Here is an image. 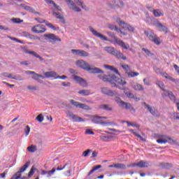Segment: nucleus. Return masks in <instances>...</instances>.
Masks as SVG:
<instances>
[{
  "mask_svg": "<svg viewBox=\"0 0 179 179\" xmlns=\"http://www.w3.org/2000/svg\"><path fill=\"white\" fill-rule=\"evenodd\" d=\"M20 6H22V8H24V9L25 10H30V6H24V4H20Z\"/></svg>",
  "mask_w": 179,
  "mask_h": 179,
  "instance_id": "nucleus-63",
  "label": "nucleus"
},
{
  "mask_svg": "<svg viewBox=\"0 0 179 179\" xmlns=\"http://www.w3.org/2000/svg\"><path fill=\"white\" fill-rule=\"evenodd\" d=\"M11 20L13 23H23V20L20 18H13Z\"/></svg>",
  "mask_w": 179,
  "mask_h": 179,
  "instance_id": "nucleus-46",
  "label": "nucleus"
},
{
  "mask_svg": "<svg viewBox=\"0 0 179 179\" xmlns=\"http://www.w3.org/2000/svg\"><path fill=\"white\" fill-rule=\"evenodd\" d=\"M115 169L125 170L127 169V166H125L124 164H115Z\"/></svg>",
  "mask_w": 179,
  "mask_h": 179,
  "instance_id": "nucleus-39",
  "label": "nucleus"
},
{
  "mask_svg": "<svg viewBox=\"0 0 179 179\" xmlns=\"http://www.w3.org/2000/svg\"><path fill=\"white\" fill-rule=\"evenodd\" d=\"M156 85H157L159 86V87H160V89H162V92H164L162 94L163 99H166V97H167V96H168V97H169V93H173V92L169 91V90H166V89H164V83L163 82L157 80Z\"/></svg>",
  "mask_w": 179,
  "mask_h": 179,
  "instance_id": "nucleus-11",
  "label": "nucleus"
},
{
  "mask_svg": "<svg viewBox=\"0 0 179 179\" xmlns=\"http://www.w3.org/2000/svg\"><path fill=\"white\" fill-rule=\"evenodd\" d=\"M55 168H53L51 171H47L46 172V176L47 177H51V176H52V174H54V173H55Z\"/></svg>",
  "mask_w": 179,
  "mask_h": 179,
  "instance_id": "nucleus-44",
  "label": "nucleus"
},
{
  "mask_svg": "<svg viewBox=\"0 0 179 179\" xmlns=\"http://www.w3.org/2000/svg\"><path fill=\"white\" fill-rule=\"evenodd\" d=\"M35 20H36V22H38V23H45L46 24V22H48L47 20L41 18V17H36Z\"/></svg>",
  "mask_w": 179,
  "mask_h": 179,
  "instance_id": "nucleus-45",
  "label": "nucleus"
},
{
  "mask_svg": "<svg viewBox=\"0 0 179 179\" xmlns=\"http://www.w3.org/2000/svg\"><path fill=\"white\" fill-rule=\"evenodd\" d=\"M145 108H146L152 115H154L155 117L157 116V110H156V108L151 107L150 106L148 105L146 103L144 102Z\"/></svg>",
  "mask_w": 179,
  "mask_h": 179,
  "instance_id": "nucleus-21",
  "label": "nucleus"
},
{
  "mask_svg": "<svg viewBox=\"0 0 179 179\" xmlns=\"http://www.w3.org/2000/svg\"><path fill=\"white\" fill-rule=\"evenodd\" d=\"M101 92L103 94H106V96H110V97H113V96H115V94H117V92L110 90V89L106 87L101 88Z\"/></svg>",
  "mask_w": 179,
  "mask_h": 179,
  "instance_id": "nucleus-18",
  "label": "nucleus"
},
{
  "mask_svg": "<svg viewBox=\"0 0 179 179\" xmlns=\"http://www.w3.org/2000/svg\"><path fill=\"white\" fill-rule=\"evenodd\" d=\"M13 78L15 80H19V81L24 80V78L22 77L21 75L14 76Z\"/></svg>",
  "mask_w": 179,
  "mask_h": 179,
  "instance_id": "nucleus-42",
  "label": "nucleus"
},
{
  "mask_svg": "<svg viewBox=\"0 0 179 179\" xmlns=\"http://www.w3.org/2000/svg\"><path fill=\"white\" fill-rule=\"evenodd\" d=\"M70 103L75 106V107H78V108H83V110H90V108H89V106L85 105L84 103H80L73 99L70 100Z\"/></svg>",
  "mask_w": 179,
  "mask_h": 179,
  "instance_id": "nucleus-17",
  "label": "nucleus"
},
{
  "mask_svg": "<svg viewBox=\"0 0 179 179\" xmlns=\"http://www.w3.org/2000/svg\"><path fill=\"white\" fill-rule=\"evenodd\" d=\"M66 115L67 118H69V120H71L74 122H83L85 121L82 117L73 114L71 111H66Z\"/></svg>",
  "mask_w": 179,
  "mask_h": 179,
  "instance_id": "nucleus-10",
  "label": "nucleus"
},
{
  "mask_svg": "<svg viewBox=\"0 0 179 179\" xmlns=\"http://www.w3.org/2000/svg\"><path fill=\"white\" fill-rule=\"evenodd\" d=\"M76 65H77L78 68L84 69V71H87L88 72L91 71V73H104L103 70L97 67L91 66L89 63L83 59L77 61Z\"/></svg>",
  "mask_w": 179,
  "mask_h": 179,
  "instance_id": "nucleus-3",
  "label": "nucleus"
},
{
  "mask_svg": "<svg viewBox=\"0 0 179 179\" xmlns=\"http://www.w3.org/2000/svg\"><path fill=\"white\" fill-rule=\"evenodd\" d=\"M166 79H168L169 80H171V82H176L177 80H176L174 78L170 76V75L168 74Z\"/></svg>",
  "mask_w": 179,
  "mask_h": 179,
  "instance_id": "nucleus-59",
  "label": "nucleus"
},
{
  "mask_svg": "<svg viewBox=\"0 0 179 179\" xmlns=\"http://www.w3.org/2000/svg\"><path fill=\"white\" fill-rule=\"evenodd\" d=\"M29 134H30V127L27 126L25 129V136H28Z\"/></svg>",
  "mask_w": 179,
  "mask_h": 179,
  "instance_id": "nucleus-55",
  "label": "nucleus"
},
{
  "mask_svg": "<svg viewBox=\"0 0 179 179\" xmlns=\"http://www.w3.org/2000/svg\"><path fill=\"white\" fill-rule=\"evenodd\" d=\"M173 68L176 71L178 75L179 76V67L177 66V64H174Z\"/></svg>",
  "mask_w": 179,
  "mask_h": 179,
  "instance_id": "nucleus-64",
  "label": "nucleus"
},
{
  "mask_svg": "<svg viewBox=\"0 0 179 179\" xmlns=\"http://www.w3.org/2000/svg\"><path fill=\"white\" fill-rule=\"evenodd\" d=\"M129 131L131 132V134H134V135L135 136H136L137 138H139V139L141 141H145V138H143V137H142L141 135H139L138 133H136V130H134V129H129Z\"/></svg>",
  "mask_w": 179,
  "mask_h": 179,
  "instance_id": "nucleus-35",
  "label": "nucleus"
},
{
  "mask_svg": "<svg viewBox=\"0 0 179 179\" xmlns=\"http://www.w3.org/2000/svg\"><path fill=\"white\" fill-rule=\"evenodd\" d=\"M45 26L52 29V30H59V27L57 26H54L52 24L50 23L48 21L46 22Z\"/></svg>",
  "mask_w": 179,
  "mask_h": 179,
  "instance_id": "nucleus-37",
  "label": "nucleus"
},
{
  "mask_svg": "<svg viewBox=\"0 0 179 179\" xmlns=\"http://www.w3.org/2000/svg\"><path fill=\"white\" fill-rule=\"evenodd\" d=\"M126 96L127 97H128V99H135V96L134 95L133 93H126Z\"/></svg>",
  "mask_w": 179,
  "mask_h": 179,
  "instance_id": "nucleus-52",
  "label": "nucleus"
},
{
  "mask_svg": "<svg viewBox=\"0 0 179 179\" xmlns=\"http://www.w3.org/2000/svg\"><path fill=\"white\" fill-rule=\"evenodd\" d=\"M24 51L25 54H31V55H34V57H36V58H38V59H40V61H44V59H43V57H41L40 55H38L37 53H36V52L29 51L27 49H25Z\"/></svg>",
  "mask_w": 179,
  "mask_h": 179,
  "instance_id": "nucleus-27",
  "label": "nucleus"
},
{
  "mask_svg": "<svg viewBox=\"0 0 179 179\" xmlns=\"http://www.w3.org/2000/svg\"><path fill=\"white\" fill-rule=\"evenodd\" d=\"M71 52L73 55H77L78 57H86L90 56V54H89V52L83 50L72 49Z\"/></svg>",
  "mask_w": 179,
  "mask_h": 179,
  "instance_id": "nucleus-13",
  "label": "nucleus"
},
{
  "mask_svg": "<svg viewBox=\"0 0 179 179\" xmlns=\"http://www.w3.org/2000/svg\"><path fill=\"white\" fill-rule=\"evenodd\" d=\"M36 120L38 122H43L44 121V117H43L42 114H40L36 117Z\"/></svg>",
  "mask_w": 179,
  "mask_h": 179,
  "instance_id": "nucleus-47",
  "label": "nucleus"
},
{
  "mask_svg": "<svg viewBox=\"0 0 179 179\" xmlns=\"http://www.w3.org/2000/svg\"><path fill=\"white\" fill-rule=\"evenodd\" d=\"M32 79H34V80H38V74L34 72V73H32Z\"/></svg>",
  "mask_w": 179,
  "mask_h": 179,
  "instance_id": "nucleus-60",
  "label": "nucleus"
},
{
  "mask_svg": "<svg viewBox=\"0 0 179 179\" xmlns=\"http://www.w3.org/2000/svg\"><path fill=\"white\" fill-rule=\"evenodd\" d=\"M130 86H131L132 89L134 90H136V92H143V90H145V87L143 85L138 83H130Z\"/></svg>",
  "mask_w": 179,
  "mask_h": 179,
  "instance_id": "nucleus-20",
  "label": "nucleus"
},
{
  "mask_svg": "<svg viewBox=\"0 0 179 179\" xmlns=\"http://www.w3.org/2000/svg\"><path fill=\"white\" fill-rule=\"evenodd\" d=\"M101 139H102V141H107L108 139H111V137L108 136H103L101 137Z\"/></svg>",
  "mask_w": 179,
  "mask_h": 179,
  "instance_id": "nucleus-57",
  "label": "nucleus"
},
{
  "mask_svg": "<svg viewBox=\"0 0 179 179\" xmlns=\"http://www.w3.org/2000/svg\"><path fill=\"white\" fill-rule=\"evenodd\" d=\"M99 79L103 80V82H110L112 85V87H117L120 89V90H125V87H123L121 88L120 86H124L127 85V81H125V78L119 76L117 77L115 76L111 75H98Z\"/></svg>",
  "mask_w": 179,
  "mask_h": 179,
  "instance_id": "nucleus-1",
  "label": "nucleus"
},
{
  "mask_svg": "<svg viewBox=\"0 0 179 179\" xmlns=\"http://www.w3.org/2000/svg\"><path fill=\"white\" fill-rule=\"evenodd\" d=\"M45 40L49 41V43H52V44L55 43V41H61V38L56 36L54 34H47L44 35Z\"/></svg>",
  "mask_w": 179,
  "mask_h": 179,
  "instance_id": "nucleus-12",
  "label": "nucleus"
},
{
  "mask_svg": "<svg viewBox=\"0 0 179 179\" xmlns=\"http://www.w3.org/2000/svg\"><path fill=\"white\" fill-rule=\"evenodd\" d=\"M159 29L160 30V31H164V33H168V29H167V27H166V26L163 25L162 24V26H159Z\"/></svg>",
  "mask_w": 179,
  "mask_h": 179,
  "instance_id": "nucleus-43",
  "label": "nucleus"
},
{
  "mask_svg": "<svg viewBox=\"0 0 179 179\" xmlns=\"http://www.w3.org/2000/svg\"><path fill=\"white\" fill-rule=\"evenodd\" d=\"M127 75L129 78H135L139 76V73L135 71H127Z\"/></svg>",
  "mask_w": 179,
  "mask_h": 179,
  "instance_id": "nucleus-33",
  "label": "nucleus"
},
{
  "mask_svg": "<svg viewBox=\"0 0 179 179\" xmlns=\"http://www.w3.org/2000/svg\"><path fill=\"white\" fill-rule=\"evenodd\" d=\"M142 51H143L144 52H145L146 55H152V53H150V51L145 48H142Z\"/></svg>",
  "mask_w": 179,
  "mask_h": 179,
  "instance_id": "nucleus-53",
  "label": "nucleus"
},
{
  "mask_svg": "<svg viewBox=\"0 0 179 179\" xmlns=\"http://www.w3.org/2000/svg\"><path fill=\"white\" fill-rule=\"evenodd\" d=\"M22 174L20 172H17L15 174H14L10 179H24L23 178H20Z\"/></svg>",
  "mask_w": 179,
  "mask_h": 179,
  "instance_id": "nucleus-41",
  "label": "nucleus"
},
{
  "mask_svg": "<svg viewBox=\"0 0 179 179\" xmlns=\"http://www.w3.org/2000/svg\"><path fill=\"white\" fill-rule=\"evenodd\" d=\"M22 34L24 37H27V38H30V37H31V35L29 34V33L27 31L22 32Z\"/></svg>",
  "mask_w": 179,
  "mask_h": 179,
  "instance_id": "nucleus-56",
  "label": "nucleus"
},
{
  "mask_svg": "<svg viewBox=\"0 0 179 179\" xmlns=\"http://www.w3.org/2000/svg\"><path fill=\"white\" fill-rule=\"evenodd\" d=\"M99 169H101V165H97L94 166L88 173V176L93 174L96 170H99Z\"/></svg>",
  "mask_w": 179,
  "mask_h": 179,
  "instance_id": "nucleus-40",
  "label": "nucleus"
},
{
  "mask_svg": "<svg viewBox=\"0 0 179 179\" xmlns=\"http://www.w3.org/2000/svg\"><path fill=\"white\" fill-rule=\"evenodd\" d=\"M89 153H92V150H86V151H84L83 153V156L84 157H87V155H89Z\"/></svg>",
  "mask_w": 179,
  "mask_h": 179,
  "instance_id": "nucleus-54",
  "label": "nucleus"
},
{
  "mask_svg": "<svg viewBox=\"0 0 179 179\" xmlns=\"http://www.w3.org/2000/svg\"><path fill=\"white\" fill-rule=\"evenodd\" d=\"M28 12H31V13H34V15H40V13L36 12L35 9H34L33 8H29V10Z\"/></svg>",
  "mask_w": 179,
  "mask_h": 179,
  "instance_id": "nucleus-51",
  "label": "nucleus"
},
{
  "mask_svg": "<svg viewBox=\"0 0 179 179\" xmlns=\"http://www.w3.org/2000/svg\"><path fill=\"white\" fill-rule=\"evenodd\" d=\"M27 89H28V90H37V87L28 85Z\"/></svg>",
  "mask_w": 179,
  "mask_h": 179,
  "instance_id": "nucleus-58",
  "label": "nucleus"
},
{
  "mask_svg": "<svg viewBox=\"0 0 179 179\" xmlns=\"http://www.w3.org/2000/svg\"><path fill=\"white\" fill-rule=\"evenodd\" d=\"M31 30L34 33H44L45 31V29L43 27V25L41 24L34 26L32 27Z\"/></svg>",
  "mask_w": 179,
  "mask_h": 179,
  "instance_id": "nucleus-23",
  "label": "nucleus"
},
{
  "mask_svg": "<svg viewBox=\"0 0 179 179\" xmlns=\"http://www.w3.org/2000/svg\"><path fill=\"white\" fill-rule=\"evenodd\" d=\"M28 152H30V153H34L37 150V146L34 145H31V146L27 147Z\"/></svg>",
  "mask_w": 179,
  "mask_h": 179,
  "instance_id": "nucleus-38",
  "label": "nucleus"
},
{
  "mask_svg": "<svg viewBox=\"0 0 179 179\" xmlns=\"http://www.w3.org/2000/svg\"><path fill=\"white\" fill-rule=\"evenodd\" d=\"M78 94H81V96H90V90H80V91H78Z\"/></svg>",
  "mask_w": 179,
  "mask_h": 179,
  "instance_id": "nucleus-31",
  "label": "nucleus"
},
{
  "mask_svg": "<svg viewBox=\"0 0 179 179\" xmlns=\"http://www.w3.org/2000/svg\"><path fill=\"white\" fill-rule=\"evenodd\" d=\"M85 134H87V135H94V132H93V131H92L91 129H87L85 131Z\"/></svg>",
  "mask_w": 179,
  "mask_h": 179,
  "instance_id": "nucleus-61",
  "label": "nucleus"
},
{
  "mask_svg": "<svg viewBox=\"0 0 179 179\" xmlns=\"http://www.w3.org/2000/svg\"><path fill=\"white\" fill-rule=\"evenodd\" d=\"M29 166H30V162H28L21 169H20L18 173L22 174V173H24V171H26V170H27Z\"/></svg>",
  "mask_w": 179,
  "mask_h": 179,
  "instance_id": "nucleus-34",
  "label": "nucleus"
},
{
  "mask_svg": "<svg viewBox=\"0 0 179 179\" xmlns=\"http://www.w3.org/2000/svg\"><path fill=\"white\" fill-rule=\"evenodd\" d=\"M128 167H140V169H143L145 167H149V162L146 161H140L138 163L128 165Z\"/></svg>",
  "mask_w": 179,
  "mask_h": 179,
  "instance_id": "nucleus-15",
  "label": "nucleus"
},
{
  "mask_svg": "<svg viewBox=\"0 0 179 179\" xmlns=\"http://www.w3.org/2000/svg\"><path fill=\"white\" fill-rule=\"evenodd\" d=\"M52 15L53 16H55L57 19H59L60 22H62L63 23L65 22V20L64 19V15H62L61 13L53 11Z\"/></svg>",
  "mask_w": 179,
  "mask_h": 179,
  "instance_id": "nucleus-29",
  "label": "nucleus"
},
{
  "mask_svg": "<svg viewBox=\"0 0 179 179\" xmlns=\"http://www.w3.org/2000/svg\"><path fill=\"white\" fill-rule=\"evenodd\" d=\"M126 124H127L128 127H135V128H137V129H139V128L141 127V126H139V124H138L135 122H126Z\"/></svg>",
  "mask_w": 179,
  "mask_h": 179,
  "instance_id": "nucleus-36",
  "label": "nucleus"
},
{
  "mask_svg": "<svg viewBox=\"0 0 179 179\" xmlns=\"http://www.w3.org/2000/svg\"><path fill=\"white\" fill-rule=\"evenodd\" d=\"M110 5L114 8H124V2L122 1V0H112Z\"/></svg>",
  "mask_w": 179,
  "mask_h": 179,
  "instance_id": "nucleus-22",
  "label": "nucleus"
},
{
  "mask_svg": "<svg viewBox=\"0 0 179 179\" xmlns=\"http://www.w3.org/2000/svg\"><path fill=\"white\" fill-rule=\"evenodd\" d=\"M45 78H54L55 79L58 76V73L54 71H47L43 73Z\"/></svg>",
  "mask_w": 179,
  "mask_h": 179,
  "instance_id": "nucleus-25",
  "label": "nucleus"
},
{
  "mask_svg": "<svg viewBox=\"0 0 179 179\" xmlns=\"http://www.w3.org/2000/svg\"><path fill=\"white\" fill-rule=\"evenodd\" d=\"M73 79L80 86H83V87H87V82L83 78L78 76H73Z\"/></svg>",
  "mask_w": 179,
  "mask_h": 179,
  "instance_id": "nucleus-16",
  "label": "nucleus"
},
{
  "mask_svg": "<svg viewBox=\"0 0 179 179\" xmlns=\"http://www.w3.org/2000/svg\"><path fill=\"white\" fill-rule=\"evenodd\" d=\"M34 170H36V168H34V166H33L30 171L29 172V174H28V177L30 178V177H31L33 176V174H34Z\"/></svg>",
  "mask_w": 179,
  "mask_h": 179,
  "instance_id": "nucleus-48",
  "label": "nucleus"
},
{
  "mask_svg": "<svg viewBox=\"0 0 179 179\" xmlns=\"http://www.w3.org/2000/svg\"><path fill=\"white\" fill-rule=\"evenodd\" d=\"M68 77L66 76H57L55 79H62L63 80L66 79Z\"/></svg>",
  "mask_w": 179,
  "mask_h": 179,
  "instance_id": "nucleus-62",
  "label": "nucleus"
},
{
  "mask_svg": "<svg viewBox=\"0 0 179 179\" xmlns=\"http://www.w3.org/2000/svg\"><path fill=\"white\" fill-rule=\"evenodd\" d=\"M108 29H110V30H115V31H117V33H120V34H122L123 36H127L128 34L126 31H122L120 29L117 27L115 24H107Z\"/></svg>",
  "mask_w": 179,
  "mask_h": 179,
  "instance_id": "nucleus-19",
  "label": "nucleus"
},
{
  "mask_svg": "<svg viewBox=\"0 0 179 179\" xmlns=\"http://www.w3.org/2000/svg\"><path fill=\"white\" fill-rule=\"evenodd\" d=\"M115 101H116L119 107H121V108H124L125 110H130V111H135V108L132 107V105H131V103L124 102L122 100H121V98H115Z\"/></svg>",
  "mask_w": 179,
  "mask_h": 179,
  "instance_id": "nucleus-8",
  "label": "nucleus"
},
{
  "mask_svg": "<svg viewBox=\"0 0 179 179\" xmlns=\"http://www.w3.org/2000/svg\"><path fill=\"white\" fill-rule=\"evenodd\" d=\"M144 34H145V36H147V37H148L150 41H152L153 43H155V44H157V45H160V43H162L160 41V38L157 37V36L155 34V32H153V31H152L151 29H148L147 31H145Z\"/></svg>",
  "mask_w": 179,
  "mask_h": 179,
  "instance_id": "nucleus-6",
  "label": "nucleus"
},
{
  "mask_svg": "<svg viewBox=\"0 0 179 179\" xmlns=\"http://www.w3.org/2000/svg\"><path fill=\"white\" fill-rule=\"evenodd\" d=\"M45 2H46V3H48V5H53L55 10H59V12H61V10H62V8H61V6L57 5L52 0H45Z\"/></svg>",
  "mask_w": 179,
  "mask_h": 179,
  "instance_id": "nucleus-26",
  "label": "nucleus"
},
{
  "mask_svg": "<svg viewBox=\"0 0 179 179\" xmlns=\"http://www.w3.org/2000/svg\"><path fill=\"white\" fill-rule=\"evenodd\" d=\"M101 110H106V111H112L113 108L110 105L101 104L99 106Z\"/></svg>",
  "mask_w": 179,
  "mask_h": 179,
  "instance_id": "nucleus-30",
  "label": "nucleus"
},
{
  "mask_svg": "<svg viewBox=\"0 0 179 179\" xmlns=\"http://www.w3.org/2000/svg\"><path fill=\"white\" fill-rule=\"evenodd\" d=\"M90 118L93 124H98L102 125V127H108V125H113V122L108 121H104L107 120V117H101L99 115H91Z\"/></svg>",
  "mask_w": 179,
  "mask_h": 179,
  "instance_id": "nucleus-4",
  "label": "nucleus"
},
{
  "mask_svg": "<svg viewBox=\"0 0 179 179\" xmlns=\"http://www.w3.org/2000/svg\"><path fill=\"white\" fill-rule=\"evenodd\" d=\"M117 23L119 24V26L121 27L122 29H124V30H128L131 33H134L135 31V27H134L132 25L126 23L125 22L121 20V19L117 18L116 20Z\"/></svg>",
  "mask_w": 179,
  "mask_h": 179,
  "instance_id": "nucleus-9",
  "label": "nucleus"
},
{
  "mask_svg": "<svg viewBox=\"0 0 179 179\" xmlns=\"http://www.w3.org/2000/svg\"><path fill=\"white\" fill-rule=\"evenodd\" d=\"M103 68H105V69H108L109 71H113V72H115V73H117V75H119L118 70L114 68V66L104 64Z\"/></svg>",
  "mask_w": 179,
  "mask_h": 179,
  "instance_id": "nucleus-32",
  "label": "nucleus"
},
{
  "mask_svg": "<svg viewBox=\"0 0 179 179\" xmlns=\"http://www.w3.org/2000/svg\"><path fill=\"white\" fill-rule=\"evenodd\" d=\"M104 50L106 51V52H108V54H110L111 55H114L116 57V58H118L119 59H123L125 61L127 59V57L124 56L121 52L115 50L113 47H105Z\"/></svg>",
  "mask_w": 179,
  "mask_h": 179,
  "instance_id": "nucleus-5",
  "label": "nucleus"
},
{
  "mask_svg": "<svg viewBox=\"0 0 179 179\" xmlns=\"http://www.w3.org/2000/svg\"><path fill=\"white\" fill-rule=\"evenodd\" d=\"M174 140L171 138V137L167 136V135H163V134H158L157 135V143H159L160 145H166V143H174Z\"/></svg>",
  "mask_w": 179,
  "mask_h": 179,
  "instance_id": "nucleus-7",
  "label": "nucleus"
},
{
  "mask_svg": "<svg viewBox=\"0 0 179 179\" xmlns=\"http://www.w3.org/2000/svg\"><path fill=\"white\" fill-rule=\"evenodd\" d=\"M65 2L67 3L69 9L73 10L74 12H81L82 10L80 8L78 7L75 3L72 1V0H65Z\"/></svg>",
  "mask_w": 179,
  "mask_h": 179,
  "instance_id": "nucleus-14",
  "label": "nucleus"
},
{
  "mask_svg": "<svg viewBox=\"0 0 179 179\" xmlns=\"http://www.w3.org/2000/svg\"><path fill=\"white\" fill-rule=\"evenodd\" d=\"M153 24L155 26H156L157 27H160V26H162V23L159 20H154Z\"/></svg>",
  "mask_w": 179,
  "mask_h": 179,
  "instance_id": "nucleus-50",
  "label": "nucleus"
},
{
  "mask_svg": "<svg viewBox=\"0 0 179 179\" xmlns=\"http://www.w3.org/2000/svg\"><path fill=\"white\" fill-rule=\"evenodd\" d=\"M90 31L94 36H95V37H98L103 41H110V43H112V44H114L115 45H120V47H122L123 50H128V48H129V45H127L125 43H124V41H121V39L114 35L112 36V40L110 41L107 39V38L104 35H102L101 34L97 32V31H96L92 27H90Z\"/></svg>",
  "mask_w": 179,
  "mask_h": 179,
  "instance_id": "nucleus-2",
  "label": "nucleus"
},
{
  "mask_svg": "<svg viewBox=\"0 0 179 179\" xmlns=\"http://www.w3.org/2000/svg\"><path fill=\"white\" fill-rule=\"evenodd\" d=\"M153 15L155 17H160V16H164V13L160 9H156L153 10Z\"/></svg>",
  "mask_w": 179,
  "mask_h": 179,
  "instance_id": "nucleus-28",
  "label": "nucleus"
},
{
  "mask_svg": "<svg viewBox=\"0 0 179 179\" xmlns=\"http://www.w3.org/2000/svg\"><path fill=\"white\" fill-rule=\"evenodd\" d=\"M169 99L173 101L175 104H176L177 109L179 111V99L176 97L174 94L173 92H169Z\"/></svg>",
  "mask_w": 179,
  "mask_h": 179,
  "instance_id": "nucleus-24",
  "label": "nucleus"
},
{
  "mask_svg": "<svg viewBox=\"0 0 179 179\" xmlns=\"http://www.w3.org/2000/svg\"><path fill=\"white\" fill-rule=\"evenodd\" d=\"M143 83H144V85H145V86H151L152 85V83H150V81L147 78L143 79Z\"/></svg>",
  "mask_w": 179,
  "mask_h": 179,
  "instance_id": "nucleus-49",
  "label": "nucleus"
}]
</instances>
